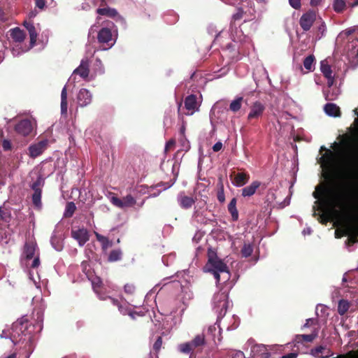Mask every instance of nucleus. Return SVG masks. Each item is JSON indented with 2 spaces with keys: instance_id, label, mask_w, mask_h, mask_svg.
Returning a JSON list of instances; mask_svg holds the SVG:
<instances>
[{
  "instance_id": "obj_1",
  "label": "nucleus",
  "mask_w": 358,
  "mask_h": 358,
  "mask_svg": "<svg viewBox=\"0 0 358 358\" xmlns=\"http://www.w3.org/2000/svg\"><path fill=\"white\" fill-rule=\"evenodd\" d=\"M327 181L325 185H317L313 196L317 201L318 206H313V217L319 216L320 223L326 224L329 222L332 215L338 213L336 208L348 211L352 207L355 198V185L352 183L345 184L342 192H338L334 187V175L331 171L324 175Z\"/></svg>"
},
{
  "instance_id": "obj_2",
  "label": "nucleus",
  "mask_w": 358,
  "mask_h": 358,
  "mask_svg": "<svg viewBox=\"0 0 358 358\" xmlns=\"http://www.w3.org/2000/svg\"><path fill=\"white\" fill-rule=\"evenodd\" d=\"M208 260L204 268L213 274L217 282L220 281V273H226L227 274V280L229 279V270L227 264L219 257L215 252L209 250L208 253Z\"/></svg>"
},
{
  "instance_id": "obj_3",
  "label": "nucleus",
  "mask_w": 358,
  "mask_h": 358,
  "mask_svg": "<svg viewBox=\"0 0 358 358\" xmlns=\"http://www.w3.org/2000/svg\"><path fill=\"white\" fill-rule=\"evenodd\" d=\"M21 262L30 268H37L40 266L39 252L36 243L34 241L25 243Z\"/></svg>"
},
{
  "instance_id": "obj_4",
  "label": "nucleus",
  "mask_w": 358,
  "mask_h": 358,
  "mask_svg": "<svg viewBox=\"0 0 358 358\" xmlns=\"http://www.w3.org/2000/svg\"><path fill=\"white\" fill-rule=\"evenodd\" d=\"M213 309L219 317L224 316L229 306L228 294L222 291L215 294L213 298Z\"/></svg>"
},
{
  "instance_id": "obj_5",
  "label": "nucleus",
  "mask_w": 358,
  "mask_h": 358,
  "mask_svg": "<svg viewBox=\"0 0 358 358\" xmlns=\"http://www.w3.org/2000/svg\"><path fill=\"white\" fill-rule=\"evenodd\" d=\"M265 109V106L260 101L254 102L250 108V112L247 117L248 122L252 124L257 122L262 117Z\"/></svg>"
},
{
  "instance_id": "obj_6",
  "label": "nucleus",
  "mask_w": 358,
  "mask_h": 358,
  "mask_svg": "<svg viewBox=\"0 0 358 358\" xmlns=\"http://www.w3.org/2000/svg\"><path fill=\"white\" fill-rule=\"evenodd\" d=\"M34 129L33 122L28 118L19 120L14 127V131L20 136H28L31 134Z\"/></svg>"
},
{
  "instance_id": "obj_7",
  "label": "nucleus",
  "mask_w": 358,
  "mask_h": 358,
  "mask_svg": "<svg viewBox=\"0 0 358 358\" xmlns=\"http://www.w3.org/2000/svg\"><path fill=\"white\" fill-rule=\"evenodd\" d=\"M43 185L44 180L41 176H38L36 180L31 185V188L34 191L31 196L32 202L36 207L41 206V194Z\"/></svg>"
},
{
  "instance_id": "obj_8",
  "label": "nucleus",
  "mask_w": 358,
  "mask_h": 358,
  "mask_svg": "<svg viewBox=\"0 0 358 358\" xmlns=\"http://www.w3.org/2000/svg\"><path fill=\"white\" fill-rule=\"evenodd\" d=\"M315 20L316 12L310 10L301 15L299 20V24L304 31H308L310 29Z\"/></svg>"
},
{
  "instance_id": "obj_9",
  "label": "nucleus",
  "mask_w": 358,
  "mask_h": 358,
  "mask_svg": "<svg viewBox=\"0 0 358 358\" xmlns=\"http://www.w3.org/2000/svg\"><path fill=\"white\" fill-rule=\"evenodd\" d=\"M110 201L114 206L120 208L133 207L136 203V199L131 194H128L122 199L112 196Z\"/></svg>"
},
{
  "instance_id": "obj_10",
  "label": "nucleus",
  "mask_w": 358,
  "mask_h": 358,
  "mask_svg": "<svg viewBox=\"0 0 358 358\" xmlns=\"http://www.w3.org/2000/svg\"><path fill=\"white\" fill-rule=\"evenodd\" d=\"M107 27H102L97 33V40L99 43H108L113 40V34L111 29L109 27H113L114 23L112 22H107Z\"/></svg>"
},
{
  "instance_id": "obj_11",
  "label": "nucleus",
  "mask_w": 358,
  "mask_h": 358,
  "mask_svg": "<svg viewBox=\"0 0 358 358\" xmlns=\"http://www.w3.org/2000/svg\"><path fill=\"white\" fill-rule=\"evenodd\" d=\"M96 12L99 15L107 16L108 17L113 18L117 22H125L124 19L120 15H119L118 12L115 8H110L108 6L104 8H99L96 9Z\"/></svg>"
},
{
  "instance_id": "obj_12",
  "label": "nucleus",
  "mask_w": 358,
  "mask_h": 358,
  "mask_svg": "<svg viewBox=\"0 0 358 358\" xmlns=\"http://www.w3.org/2000/svg\"><path fill=\"white\" fill-rule=\"evenodd\" d=\"M200 104L197 101V97L194 94H190L187 96L185 99V108L189 111L188 115H192L196 111L199 110V108Z\"/></svg>"
},
{
  "instance_id": "obj_13",
  "label": "nucleus",
  "mask_w": 358,
  "mask_h": 358,
  "mask_svg": "<svg viewBox=\"0 0 358 358\" xmlns=\"http://www.w3.org/2000/svg\"><path fill=\"white\" fill-rule=\"evenodd\" d=\"M71 236L78 242L80 246L85 244L89 241L90 236L86 229L82 228L71 231Z\"/></svg>"
},
{
  "instance_id": "obj_14",
  "label": "nucleus",
  "mask_w": 358,
  "mask_h": 358,
  "mask_svg": "<svg viewBox=\"0 0 358 358\" xmlns=\"http://www.w3.org/2000/svg\"><path fill=\"white\" fill-rule=\"evenodd\" d=\"M48 145V141H41L38 143L31 145L29 148V156L32 158H36L41 155L46 149Z\"/></svg>"
},
{
  "instance_id": "obj_15",
  "label": "nucleus",
  "mask_w": 358,
  "mask_h": 358,
  "mask_svg": "<svg viewBox=\"0 0 358 358\" xmlns=\"http://www.w3.org/2000/svg\"><path fill=\"white\" fill-rule=\"evenodd\" d=\"M73 73L79 75L83 79H87L90 73L89 60L87 59H82L79 66L73 71Z\"/></svg>"
},
{
  "instance_id": "obj_16",
  "label": "nucleus",
  "mask_w": 358,
  "mask_h": 358,
  "mask_svg": "<svg viewBox=\"0 0 358 358\" xmlns=\"http://www.w3.org/2000/svg\"><path fill=\"white\" fill-rule=\"evenodd\" d=\"M77 100L81 107L86 106L92 102V94L89 90L83 88L78 94Z\"/></svg>"
},
{
  "instance_id": "obj_17",
  "label": "nucleus",
  "mask_w": 358,
  "mask_h": 358,
  "mask_svg": "<svg viewBox=\"0 0 358 358\" xmlns=\"http://www.w3.org/2000/svg\"><path fill=\"white\" fill-rule=\"evenodd\" d=\"M261 184V182L258 180L253 181L250 185L242 189V196L243 197H250L254 195Z\"/></svg>"
},
{
  "instance_id": "obj_18",
  "label": "nucleus",
  "mask_w": 358,
  "mask_h": 358,
  "mask_svg": "<svg viewBox=\"0 0 358 358\" xmlns=\"http://www.w3.org/2000/svg\"><path fill=\"white\" fill-rule=\"evenodd\" d=\"M321 150H325L327 152L320 157V162L330 169L334 158V154L331 150L326 149L324 146H322Z\"/></svg>"
},
{
  "instance_id": "obj_19",
  "label": "nucleus",
  "mask_w": 358,
  "mask_h": 358,
  "mask_svg": "<svg viewBox=\"0 0 358 358\" xmlns=\"http://www.w3.org/2000/svg\"><path fill=\"white\" fill-rule=\"evenodd\" d=\"M180 206L184 209L190 208L192 205L195 203V200L191 197L185 194H180L178 198Z\"/></svg>"
},
{
  "instance_id": "obj_20",
  "label": "nucleus",
  "mask_w": 358,
  "mask_h": 358,
  "mask_svg": "<svg viewBox=\"0 0 358 358\" xmlns=\"http://www.w3.org/2000/svg\"><path fill=\"white\" fill-rule=\"evenodd\" d=\"M318 331L315 329L310 334H299L296 336L295 341L296 343H311L313 340L317 337Z\"/></svg>"
},
{
  "instance_id": "obj_21",
  "label": "nucleus",
  "mask_w": 358,
  "mask_h": 358,
  "mask_svg": "<svg viewBox=\"0 0 358 358\" xmlns=\"http://www.w3.org/2000/svg\"><path fill=\"white\" fill-rule=\"evenodd\" d=\"M324 110L325 113L329 116L340 117L341 115L340 108L335 103H327L324 107Z\"/></svg>"
},
{
  "instance_id": "obj_22",
  "label": "nucleus",
  "mask_w": 358,
  "mask_h": 358,
  "mask_svg": "<svg viewBox=\"0 0 358 358\" xmlns=\"http://www.w3.org/2000/svg\"><path fill=\"white\" fill-rule=\"evenodd\" d=\"M24 26L27 28V29L29 31L31 45L34 46L36 43L38 36L36 28L32 23L27 22H24Z\"/></svg>"
},
{
  "instance_id": "obj_23",
  "label": "nucleus",
  "mask_w": 358,
  "mask_h": 358,
  "mask_svg": "<svg viewBox=\"0 0 358 358\" xmlns=\"http://www.w3.org/2000/svg\"><path fill=\"white\" fill-rule=\"evenodd\" d=\"M250 179V176L246 173H238L234 178L235 185L237 187H242L245 185Z\"/></svg>"
},
{
  "instance_id": "obj_24",
  "label": "nucleus",
  "mask_w": 358,
  "mask_h": 358,
  "mask_svg": "<svg viewBox=\"0 0 358 358\" xmlns=\"http://www.w3.org/2000/svg\"><path fill=\"white\" fill-rule=\"evenodd\" d=\"M228 210L230 213L233 221H237L238 219V212L236 208V199L233 198L229 205H228Z\"/></svg>"
},
{
  "instance_id": "obj_25",
  "label": "nucleus",
  "mask_w": 358,
  "mask_h": 358,
  "mask_svg": "<svg viewBox=\"0 0 358 358\" xmlns=\"http://www.w3.org/2000/svg\"><path fill=\"white\" fill-rule=\"evenodd\" d=\"M10 36L15 42H22L25 38L24 32L18 27L11 30Z\"/></svg>"
},
{
  "instance_id": "obj_26",
  "label": "nucleus",
  "mask_w": 358,
  "mask_h": 358,
  "mask_svg": "<svg viewBox=\"0 0 358 358\" xmlns=\"http://www.w3.org/2000/svg\"><path fill=\"white\" fill-rule=\"evenodd\" d=\"M68 101H67V90L64 86L61 93V113L65 114L67 113Z\"/></svg>"
},
{
  "instance_id": "obj_27",
  "label": "nucleus",
  "mask_w": 358,
  "mask_h": 358,
  "mask_svg": "<svg viewBox=\"0 0 358 358\" xmlns=\"http://www.w3.org/2000/svg\"><path fill=\"white\" fill-rule=\"evenodd\" d=\"M190 343L194 349L203 346L206 343L205 335L203 334L196 335Z\"/></svg>"
},
{
  "instance_id": "obj_28",
  "label": "nucleus",
  "mask_w": 358,
  "mask_h": 358,
  "mask_svg": "<svg viewBox=\"0 0 358 358\" xmlns=\"http://www.w3.org/2000/svg\"><path fill=\"white\" fill-rule=\"evenodd\" d=\"M332 6L336 13H341L345 10L347 4L345 0H334Z\"/></svg>"
},
{
  "instance_id": "obj_29",
  "label": "nucleus",
  "mask_w": 358,
  "mask_h": 358,
  "mask_svg": "<svg viewBox=\"0 0 358 358\" xmlns=\"http://www.w3.org/2000/svg\"><path fill=\"white\" fill-rule=\"evenodd\" d=\"M346 176V178L350 179V180H354L358 178V160L354 162L352 169H350Z\"/></svg>"
},
{
  "instance_id": "obj_30",
  "label": "nucleus",
  "mask_w": 358,
  "mask_h": 358,
  "mask_svg": "<svg viewBox=\"0 0 358 358\" xmlns=\"http://www.w3.org/2000/svg\"><path fill=\"white\" fill-rule=\"evenodd\" d=\"M350 308V303L347 300L341 299L338 302V313L341 315H345Z\"/></svg>"
},
{
  "instance_id": "obj_31",
  "label": "nucleus",
  "mask_w": 358,
  "mask_h": 358,
  "mask_svg": "<svg viewBox=\"0 0 358 358\" xmlns=\"http://www.w3.org/2000/svg\"><path fill=\"white\" fill-rule=\"evenodd\" d=\"M243 97L240 96L232 101L229 105V110L234 113L238 111L242 106Z\"/></svg>"
},
{
  "instance_id": "obj_32",
  "label": "nucleus",
  "mask_w": 358,
  "mask_h": 358,
  "mask_svg": "<svg viewBox=\"0 0 358 358\" xmlns=\"http://www.w3.org/2000/svg\"><path fill=\"white\" fill-rule=\"evenodd\" d=\"M315 58L314 55H310L308 57H306L303 60V66L308 71H313L314 70V64H315Z\"/></svg>"
},
{
  "instance_id": "obj_33",
  "label": "nucleus",
  "mask_w": 358,
  "mask_h": 358,
  "mask_svg": "<svg viewBox=\"0 0 358 358\" xmlns=\"http://www.w3.org/2000/svg\"><path fill=\"white\" fill-rule=\"evenodd\" d=\"M76 210V204L72 201L68 202L66 205L64 217H72L73 213H75Z\"/></svg>"
},
{
  "instance_id": "obj_34",
  "label": "nucleus",
  "mask_w": 358,
  "mask_h": 358,
  "mask_svg": "<svg viewBox=\"0 0 358 358\" xmlns=\"http://www.w3.org/2000/svg\"><path fill=\"white\" fill-rule=\"evenodd\" d=\"M122 253L120 250H113L109 254L108 260L110 262L119 261L122 258Z\"/></svg>"
},
{
  "instance_id": "obj_35",
  "label": "nucleus",
  "mask_w": 358,
  "mask_h": 358,
  "mask_svg": "<svg viewBox=\"0 0 358 358\" xmlns=\"http://www.w3.org/2000/svg\"><path fill=\"white\" fill-rule=\"evenodd\" d=\"M321 71L323 73L324 76L327 78V80H330L332 76V71L331 66L324 64V62L321 63Z\"/></svg>"
},
{
  "instance_id": "obj_36",
  "label": "nucleus",
  "mask_w": 358,
  "mask_h": 358,
  "mask_svg": "<svg viewBox=\"0 0 358 358\" xmlns=\"http://www.w3.org/2000/svg\"><path fill=\"white\" fill-rule=\"evenodd\" d=\"M253 252V247L251 244L245 243L243 248H241V255L244 257H250Z\"/></svg>"
},
{
  "instance_id": "obj_37",
  "label": "nucleus",
  "mask_w": 358,
  "mask_h": 358,
  "mask_svg": "<svg viewBox=\"0 0 358 358\" xmlns=\"http://www.w3.org/2000/svg\"><path fill=\"white\" fill-rule=\"evenodd\" d=\"M179 350L181 352L188 354L192 352L194 348L190 342L182 343L179 345Z\"/></svg>"
},
{
  "instance_id": "obj_38",
  "label": "nucleus",
  "mask_w": 358,
  "mask_h": 358,
  "mask_svg": "<svg viewBox=\"0 0 358 358\" xmlns=\"http://www.w3.org/2000/svg\"><path fill=\"white\" fill-rule=\"evenodd\" d=\"M96 240L101 243L103 248H107L109 245V240L107 237L101 235L97 232H94Z\"/></svg>"
},
{
  "instance_id": "obj_39",
  "label": "nucleus",
  "mask_w": 358,
  "mask_h": 358,
  "mask_svg": "<svg viewBox=\"0 0 358 358\" xmlns=\"http://www.w3.org/2000/svg\"><path fill=\"white\" fill-rule=\"evenodd\" d=\"M162 346V338L161 336H158L153 345V350L155 352V353L157 354L160 351Z\"/></svg>"
},
{
  "instance_id": "obj_40",
  "label": "nucleus",
  "mask_w": 358,
  "mask_h": 358,
  "mask_svg": "<svg viewBox=\"0 0 358 358\" xmlns=\"http://www.w3.org/2000/svg\"><path fill=\"white\" fill-rule=\"evenodd\" d=\"M136 287L131 283H127L124 285V292L129 294H133L135 292Z\"/></svg>"
},
{
  "instance_id": "obj_41",
  "label": "nucleus",
  "mask_w": 358,
  "mask_h": 358,
  "mask_svg": "<svg viewBox=\"0 0 358 358\" xmlns=\"http://www.w3.org/2000/svg\"><path fill=\"white\" fill-rule=\"evenodd\" d=\"M244 13H245L242 8H238L237 12L232 16L233 20L236 21L241 20L243 17Z\"/></svg>"
},
{
  "instance_id": "obj_42",
  "label": "nucleus",
  "mask_w": 358,
  "mask_h": 358,
  "mask_svg": "<svg viewBox=\"0 0 358 358\" xmlns=\"http://www.w3.org/2000/svg\"><path fill=\"white\" fill-rule=\"evenodd\" d=\"M2 148L4 151L11 150L12 144H11L10 141H9L8 139H3L2 141Z\"/></svg>"
},
{
  "instance_id": "obj_43",
  "label": "nucleus",
  "mask_w": 358,
  "mask_h": 358,
  "mask_svg": "<svg viewBox=\"0 0 358 358\" xmlns=\"http://www.w3.org/2000/svg\"><path fill=\"white\" fill-rule=\"evenodd\" d=\"M290 6L294 9H299L301 6V0H289Z\"/></svg>"
},
{
  "instance_id": "obj_44",
  "label": "nucleus",
  "mask_w": 358,
  "mask_h": 358,
  "mask_svg": "<svg viewBox=\"0 0 358 358\" xmlns=\"http://www.w3.org/2000/svg\"><path fill=\"white\" fill-rule=\"evenodd\" d=\"M101 283L102 282H101L100 278H97L96 280H94L92 281L93 289L96 292H98V289L101 287Z\"/></svg>"
},
{
  "instance_id": "obj_45",
  "label": "nucleus",
  "mask_w": 358,
  "mask_h": 358,
  "mask_svg": "<svg viewBox=\"0 0 358 358\" xmlns=\"http://www.w3.org/2000/svg\"><path fill=\"white\" fill-rule=\"evenodd\" d=\"M350 231L356 234V236L355 237H350V241L352 243L357 242V236H358V227H352V228L350 229Z\"/></svg>"
},
{
  "instance_id": "obj_46",
  "label": "nucleus",
  "mask_w": 358,
  "mask_h": 358,
  "mask_svg": "<svg viewBox=\"0 0 358 358\" xmlns=\"http://www.w3.org/2000/svg\"><path fill=\"white\" fill-rule=\"evenodd\" d=\"M217 200L220 202V203H224V201H225V196H224V190H217Z\"/></svg>"
},
{
  "instance_id": "obj_47",
  "label": "nucleus",
  "mask_w": 358,
  "mask_h": 358,
  "mask_svg": "<svg viewBox=\"0 0 358 358\" xmlns=\"http://www.w3.org/2000/svg\"><path fill=\"white\" fill-rule=\"evenodd\" d=\"M325 348L320 345L317 347L314 350H313V355L315 357L319 356V354H322Z\"/></svg>"
},
{
  "instance_id": "obj_48",
  "label": "nucleus",
  "mask_w": 358,
  "mask_h": 358,
  "mask_svg": "<svg viewBox=\"0 0 358 358\" xmlns=\"http://www.w3.org/2000/svg\"><path fill=\"white\" fill-rule=\"evenodd\" d=\"M222 143L218 141L213 146V150L215 152H219L222 148Z\"/></svg>"
},
{
  "instance_id": "obj_49",
  "label": "nucleus",
  "mask_w": 358,
  "mask_h": 358,
  "mask_svg": "<svg viewBox=\"0 0 358 358\" xmlns=\"http://www.w3.org/2000/svg\"><path fill=\"white\" fill-rule=\"evenodd\" d=\"M36 6L40 9H43L45 6V0H35Z\"/></svg>"
},
{
  "instance_id": "obj_50",
  "label": "nucleus",
  "mask_w": 358,
  "mask_h": 358,
  "mask_svg": "<svg viewBox=\"0 0 358 358\" xmlns=\"http://www.w3.org/2000/svg\"><path fill=\"white\" fill-rule=\"evenodd\" d=\"M109 299H110L111 303H113V305L117 306L120 310L122 308L121 303L119 301L118 299H116L113 297H109Z\"/></svg>"
},
{
  "instance_id": "obj_51",
  "label": "nucleus",
  "mask_w": 358,
  "mask_h": 358,
  "mask_svg": "<svg viewBox=\"0 0 358 358\" xmlns=\"http://www.w3.org/2000/svg\"><path fill=\"white\" fill-rule=\"evenodd\" d=\"M217 190H224V184L222 180V177L220 176L218 178V181L217 183Z\"/></svg>"
},
{
  "instance_id": "obj_52",
  "label": "nucleus",
  "mask_w": 358,
  "mask_h": 358,
  "mask_svg": "<svg viewBox=\"0 0 358 358\" xmlns=\"http://www.w3.org/2000/svg\"><path fill=\"white\" fill-rule=\"evenodd\" d=\"M6 217L7 215L5 210L0 207V220H6Z\"/></svg>"
},
{
  "instance_id": "obj_53",
  "label": "nucleus",
  "mask_w": 358,
  "mask_h": 358,
  "mask_svg": "<svg viewBox=\"0 0 358 358\" xmlns=\"http://www.w3.org/2000/svg\"><path fill=\"white\" fill-rule=\"evenodd\" d=\"M298 356V354L296 352H290L288 354H286L282 357V358H296Z\"/></svg>"
},
{
  "instance_id": "obj_54",
  "label": "nucleus",
  "mask_w": 358,
  "mask_h": 358,
  "mask_svg": "<svg viewBox=\"0 0 358 358\" xmlns=\"http://www.w3.org/2000/svg\"><path fill=\"white\" fill-rule=\"evenodd\" d=\"M322 2V0H310V4L311 6H317Z\"/></svg>"
},
{
  "instance_id": "obj_55",
  "label": "nucleus",
  "mask_w": 358,
  "mask_h": 358,
  "mask_svg": "<svg viewBox=\"0 0 358 358\" xmlns=\"http://www.w3.org/2000/svg\"><path fill=\"white\" fill-rule=\"evenodd\" d=\"M226 49L229 51H232L235 50L234 45L232 43H229L226 45Z\"/></svg>"
},
{
  "instance_id": "obj_56",
  "label": "nucleus",
  "mask_w": 358,
  "mask_h": 358,
  "mask_svg": "<svg viewBox=\"0 0 358 358\" xmlns=\"http://www.w3.org/2000/svg\"><path fill=\"white\" fill-rule=\"evenodd\" d=\"M348 6L351 8L358 6V0H355L352 3H349Z\"/></svg>"
},
{
  "instance_id": "obj_57",
  "label": "nucleus",
  "mask_w": 358,
  "mask_h": 358,
  "mask_svg": "<svg viewBox=\"0 0 358 358\" xmlns=\"http://www.w3.org/2000/svg\"><path fill=\"white\" fill-rule=\"evenodd\" d=\"M95 27H96V25H93L91 27V28L90 29V31H89V34H94V31H96Z\"/></svg>"
},
{
  "instance_id": "obj_58",
  "label": "nucleus",
  "mask_w": 358,
  "mask_h": 358,
  "mask_svg": "<svg viewBox=\"0 0 358 358\" xmlns=\"http://www.w3.org/2000/svg\"><path fill=\"white\" fill-rule=\"evenodd\" d=\"M174 145V141H169L166 145V149H168L170 146H172Z\"/></svg>"
},
{
  "instance_id": "obj_59",
  "label": "nucleus",
  "mask_w": 358,
  "mask_h": 358,
  "mask_svg": "<svg viewBox=\"0 0 358 358\" xmlns=\"http://www.w3.org/2000/svg\"><path fill=\"white\" fill-rule=\"evenodd\" d=\"M334 84V77L331 76L330 80H328V86H331Z\"/></svg>"
},
{
  "instance_id": "obj_60",
  "label": "nucleus",
  "mask_w": 358,
  "mask_h": 358,
  "mask_svg": "<svg viewBox=\"0 0 358 358\" xmlns=\"http://www.w3.org/2000/svg\"><path fill=\"white\" fill-rule=\"evenodd\" d=\"M324 28H325V25L324 24H322L320 27H319V31L322 32V34H323V32L324 31Z\"/></svg>"
},
{
  "instance_id": "obj_61",
  "label": "nucleus",
  "mask_w": 358,
  "mask_h": 358,
  "mask_svg": "<svg viewBox=\"0 0 358 358\" xmlns=\"http://www.w3.org/2000/svg\"><path fill=\"white\" fill-rule=\"evenodd\" d=\"M6 358H16V354L15 353H13L10 355H8L7 357Z\"/></svg>"
},
{
  "instance_id": "obj_62",
  "label": "nucleus",
  "mask_w": 358,
  "mask_h": 358,
  "mask_svg": "<svg viewBox=\"0 0 358 358\" xmlns=\"http://www.w3.org/2000/svg\"><path fill=\"white\" fill-rule=\"evenodd\" d=\"M352 218L355 221H358V216L357 215H352Z\"/></svg>"
},
{
  "instance_id": "obj_63",
  "label": "nucleus",
  "mask_w": 358,
  "mask_h": 358,
  "mask_svg": "<svg viewBox=\"0 0 358 358\" xmlns=\"http://www.w3.org/2000/svg\"><path fill=\"white\" fill-rule=\"evenodd\" d=\"M310 319H308L306 320V323L304 324V327H308L309 326V322L310 321Z\"/></svg>"
},
{
  "instance_id": "obj_64",
  "label": "nucleus",
  "mask_w": 358,
  "mask_h": 358,
  "mask_svg": "<svg viewBox=\"0 0 358 358\" xmlns=\"http://www.w3.org/2000/svg\"><path fill=\"white\" fill-rule=\"evenodd\" d=\"M35 15H36V14H35V13H34L33 12H31V13H29V17H34Z\"/></svg>"
}]
</instances>
